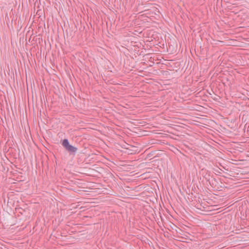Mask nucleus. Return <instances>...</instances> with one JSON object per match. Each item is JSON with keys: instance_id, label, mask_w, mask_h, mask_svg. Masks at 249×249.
I'll return each mask as SVG.
<instances>
[{"instance_id": "nucleus-1", "label": "nucleus", "mask_w": 249, "mask_h": 249, "mask_svg": "<svg viewBox=\"0 0 249 249\" xmlns=\"http://www.w3.org/2000/svg\"><path fill=\"white\" fill-rule=\"evenodd\" d=\"M62 146L70 154L75 155L77 151V148L70 144L68 139L63 140L61 142Z\"/></svg>"}, {"instance_id": "nucleus-2", "label": "nucleus", "mask_w": 249, "mask_h": 249, "mask_svg": "<svg viewBox=\"0 0 249 249\" xmlns=\"http://www.w3.org/2000/svg\"><path fill=\"white\" fill-rule=\"evenodd\" d=\"M210 177V175H208V177H204L207 180H210V178H209Z\"/></svg>"}, {"instance_id": "nucleus-3", "label": "nucleus", "mask_w": 249, "mask_h": 249, "mask_svg": "<svg viewBox=\"0 0 249 249\" xmlns=\"http://www.w3.org/2000/svg\"><path fill=\"white\" fill-rule=\"evenodd\" d=\"M201 172L202 174L204 173L205 172H206V170H204V169H202L201 170Z\"/></svg>"}, {"instance_id": "nucleus-4", "label": "nucleus", "mask_w": 249, "mask_h": 249, "mask_svg": "<svg viewBox=\"0 0 249 249\" xmlns=\"http://www.w3.org/2000/svg\"><path fill=\"white\" fill-rule=\"evenodd\" d=\"M22 211H21V212H19V213H21V214H22Z\"/></svg>"}, {"instance_id": "nucleus-5", "label": "nucleus", "mask_w": 249, "mask_h": 249, "mask_svg": "<svg viewBox=\"0 0 249 249\" xmlns=\"http://www.w3.org/2000/svg\"><path fill=\"white\" fill-rule=\"evenodd\" d=\"M22 211H21V212H19V213H21V214H22Z\"/></svg>"}]
</instances>
